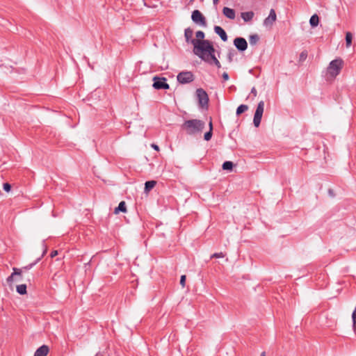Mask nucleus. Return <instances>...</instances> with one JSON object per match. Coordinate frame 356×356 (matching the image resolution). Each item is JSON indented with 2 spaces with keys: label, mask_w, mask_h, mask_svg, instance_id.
Wrapping results in <instances>:
<instances>
[{
  "label": "nucleus",
  "mask_w": 356,
  "mask_h": 356,
  "mask_svg": "<svg viewBox=\"0 0 356 356\" xmlns=\"http://www.w3.org/2000/svg\"><path fill=\"white\" fill-rule=\"evenodd\" d=\"M234 167V163L232 161H227L222 163V169L225 170H232Z\"/></svg>",
  "instance_id": "nucleus-23"
},
{
  "label": "nucleus",
  "mask_w": 356,
  "mask_h": 356,
  "mask_svg": "<svg viewBox=\"0 0 356 356\" xmlns=\"http://www.w3.org/2000/svg\"><path fill=\"white\" fill-rule=\"evenodd\" d=\"M95 356H102V355H100V354H99V353H97V354H96V355H95Z\"/></svg>",
  "instance_id": "nucleus-42"
},
{
  "label": "nucleus",
  "mask_w": 356,
  "mask_h": 356,
  "mask_svg": "<svg viewBox=\"0 0 356 356\" xmlns=\"http://www.w3.org/2000/svg\"><path fill=\"white\" fill-rule=\"evenodd\" d=\"M193 52L200 59L210 64L212 63L209 57L215 56V49L209 40H202L199 45L195 47V50H193Z\"/></svg>",
  "instance_id": "nucleus-1"
},
{
  "label": "nucleus",
  "mask_w": 356,
  "mask_h": 356,
  "mask_svg": "<svg viewBox=\"0 0 356 356\" xmlns=\"http://www.w3.org/2000/svg\"><path fill=\"white\" fill-rule=\"evenodd\" d=\"M167 79L164 77L154 76L153 78V87L156 90L169 89L170 86L166 82Z\"/></svg>",
  "instance_id": "nucleus-9"
},
{
  "label": "nucleus",
  "mask_w": 356,
  "mask_h": 356,
  "mask_svg": "<svg viewBox=\"0 0 356 356\" xmlns=\"http://www.w3.org/2000/svg\"><path fill=\"white\" fill-rule=\"evenodd\" d=\"M343 64V61L341 58H337L332 60L327 67V73L330 76L335 77L340 73Z\"/></svg>",
  "instance_id": "nucleus-3"
},
{
  "label": "nucleus",
  "mask_w": 356,
  "mask_h": 356,
  "mask_svg": "<svg viewBox=\"0 0 356 356\" xmlns=\"http://www.w3.org/2000/svg\"><path fill=\"white\" fill-rule=\"evenodd\" d=\"M307 57V52L306 51H304L300 53V60L303 61L305 60Z\"/></svg>",
  "instance_id": "nucleus-31"
},
{
  "label": "nucleus",
  "mask_w": 356,
  "mask_h": 356,
  "mask_svg": "<svg viewBox=\"0 0 356 356\" xmlns=\"http://www.w3.org/2000/svg\"><path fill=\"white\" fill-rule=\"evenodd\" d=\"M204 127L205 123L202 120L197 119L186 120L181 126L188 135L202 132Z\"/></svg>",
  "instance_id": "nucleus-2"
},
{
  "label": "nucleus",
  "mask_w": 356,
  "mask_h": 356,
  "mask_svg": "<svg viewBox=\"0 0 356 356\" xmlns=\"http://www.w3.org/2000/svg\"><path fill=\"white\" fill-rule=\"evenodd\" d=\"M251 94H252L254 95V97H256L257 95V90L254 87H253L252 89H251Z\"/></svg>",
  "instance_id": "nucleus-36"
},
{
  "label": "nucleus",
  "mask_w": 356,
  "mask_h": 356,
  "mask_svg": "<svg viewBox=\"0 0 356 356\" xmlns=\"http://www.w3.org/2000/svg\"><path fill=\"white\" fill-rule=\"evenodd\" d=\"M57 254H58V251L54 250L51 252V257L53 258V257H56Z\"/></svg>",
  "instance_id": "nucleus-37"
},
{
  "label": "nucleus",
  "mask_w": 356,
  "mask_h": 356,
  "mask_svg": "<svg viewBox=\"0 0 356 356\" xmlns=\"http://www.w3.org/2000/svg\"><path fill=\"white\" fill-rule=\"evenodd\" d=\"M42 246L44 248V251L42 252V256L40 257H38L33 263H31V264L27 265L26 266L24 267V269H26V270L31 269L37 263H38L40 261V260L41 259V257H43L44 254H45V253L47 252V247H46L44 241H42Z\"/></svg>",
  "instance_id": "nucleus-16"
},
{
  "label": "nucleus",
  "mask_w": 356,
  "mask_h": 356,
  "mask_svg": "<svg viewBox=\"0 0 356 356\" xmlns=\"http://www.w3.org/2000/svg\"><path fill=\"white\" fill-rule=\"evenodd\" d=\"M277 19V15L274 9H270L268 16L264 19L263 25L266 27H270Z\"/></svg>",
  "instance_id": "nucleus-11"
},
{
  "label": "nucleus",
  "mask_w": 356,
  "mask_h": 356,
  "mask_svg": "<svg viewBox=\"0 0 356 356\" xmlns=\"http://www.w3.org/2000/svg\"><path fill=\"white\" fill-rule=\"evenodd\" d=\"M210 59L213 61V63L218 67L220 68L221 65L219 60L216 58V56H212V57L210 58Z\"/></svg>",
  "instance_id": "nucleus-29"
},
{
  "label": "nucleus",
  "mask_w": 356,
  "mask_h": 356,
  "mask_svg": "<svg viewBox=\"0 0 356 356\" xmlns=\"http://www.w3.org/2000/svg\"><path fill=\"white\" fill-rule=\"evenodd\" d=\"M3 188L6 192H10L11 190V185L8 183H4L3 185Z\"/></svg>",
  "instance_id": "nucleus-33"
},
{
  "label": "nucleus",
  "mask_w": 356,
  "mask_h": 356,
  "mask_svg": "<svg viewBox=\"0 0 356 356\" xmlns=\"http://www.w3.org/2000/svg\"><path fill=\"white\" fill-rule=\"evenodd\" d=\"M222 76L224 81H227L229 79V74L227 72H223Z\"/></svg>",
  "instance_id": "nucleus-35"
},
{
  "label": "nucleus",
  "mask_w": 356,
  "mask_h": 356,
  "mask_svg": "<svg viewBox=\"0 0 356 356\" xmlns=\"http://www.w3.org/2000/svg\"><path fill=\"white\" fill-rule=\"evenodd\" d=\"M248 109V106L247 105H245V104H241L240 106H238V108L236 109V113L237 115H239L241 113H243L245 111H246Z\"/></svg>",
  "instance_id": "nucleus-24"
},
{
  "label": "nucleus",
  "mask_w": 356,
  "mask_h": 356,
  "mask_svg": "<svg viewBox=\"0 0 356 356\" xmlns=\"http://www.w3.org/2000/svg\"><path fill=\"white\" fill-rule=\"evenodd\" d=\"M177 79L180 83L186 84L194 80V75L189 71L181 72L177 74Z\"/></svg>",
  "instance_id": "nucleus-7"
},
{
  "label": "nucleus",
  "mask_w": 356,
  "mask_h": 356,
  "mask_svg": "<svg viewBox=\"0 0 356 356\" xmlns=\"http://www.w3.org/2000/svg\"><path fill=\"white\" fill-rule=\"evenodd\" d=\"M127 211L126 204L124 201L119 203L118 206L115 209L114 213L118 214L120 212L125 213Z\"/></svg>",
  "instance_id": "nucleus-18"
},
{
  "label": "nucleus",
  "mask_w": 356,
  "mask_h": 356,
  "mask_svg": "<svg viewBox=\"0 0 356 356\" xmlns=\"http://www.w3.org/2000/svg\"><path fill=\"white\" fill-rule=\"evenodd\" d=\"M195 36L197 40H204V38L205 37V34L202 31H197L195 33Z\"/></svg>",
  "instance_id": "nucleus-28"
},
{
  "label": "nucleus",
  "mask_w": 356,
  "mask_h": 356,
  "mask_svg": "<svg viewBox=\"0 0 356 356\" xmlns=\"http://www.w3.org/2000/svg\"><path fill=\"white\" fill-rule=\"evenodd\" d=\"M264 110V102L261 101L258 103L257 106L254 118H253V124L255 127H258L260 125L261 120L262 118L263 113Z\"/></svg>",
  "instance_id": "nucleus-5"
},
{
  "label": "nucleus",
  "mask_w": 356,
  "mask_h": 356,
  "mask_svg": "<svg viewBox=\"0 0 356 356\" xmlns=\"http://www.w3.org/2000/svg\"><path fill=\"white\" fill-rule=\"evenodd\" d=\"M259 37L258 35H257V34L252 35L250 37V43L252 45L255 44L259 41Z\"/></svg>",
  "instance_id": "nucleus-27"
},
{
  "label": "nucleus",
  "mask_w": 356,
  "mask_h": 356,
  "mask_svg": "<svg viewBox=\"0 0 356 356\" xmlns=\"http://www.w3.org/2000/svg\"><path fill=\"white\" fill-rule=\"evenodd\" d=\"M225 254L222 252L214 253L211 256V258H223Z\"/></svg>",
  "instance_id": "nucleus-32"
},
{
  "label": "nucleus",
  "mask_w": 356,
  "mask_h": 356,
  "mask_svg": "<svg viewBox=\"0 0 356 356\" xmlns=\"http://www.w3.org/2000/svg\"><path fill=\"white\" fill-rule=\"evenodd\" d=\"M214 31L217 35H218L220 36V38H221V40L223 42H226L227 40V39H228L227 35L226 32L225 31V30L221 26H215Z\"/></svg>",
  "instance_id": "nucleus-13"
},
{
  "label": "nucleus",
  "mask_w": 356,
  "mask_h": 356,
  "mask_svg": "<svg viewBox=\"0 0 356 356\" xmlns=\"http://www.w3.org/2000/svg\"><path fill=\"white\" fill-rule=\"evenodd\" d=\"M236 55V52L234 49H230L227 54V60L229 63H232L233 58Z\"/></svg>",
  "instance_id": "nucleus-26"
},
{
  "label": "nucleus",
  "mask_w": 356,
  "mask_h": 356,
  "mask_svg": "<svg viewBox=\"0 0 356 356\" xmlns=\"http://www.w3.org/2000/svg\"><path fill=\"white\" fill-rule=\"evenodd\" d=\"M185 282H186V275H181L180 278V284L182 286V287L185 286Z\"/></svg>",
  "instance_id": "nucleus-34"
},
{
  "label": "nucleus",
  "mask_w": 356,
  "mask_h": 356,
  "mask_svg": "<svg viewBox=\"0 0 356 356\" xmlns=\"http://www.w3.org/2000/svg\"><path fill=\"white\" fill-rule=\"evenodd\" d=\"M152 147L156 151H159V146L156 144H152Z\"/></svg>",
  "instance_id": "nucleus-38"
},
{
  "label": "nucleus",
  "mask_w": 356,
  "mask_h": 356,
  "mask_svg": "<svg viewBox=\"0 0 356 356\" xmlns=\"http://www.w3.org/2000/svg\"><path fill=\"white\" fill-rule=\"evenodd\" d=\"M234 45L239 51H244L248 48L246 40L241 37H237L234 40Z\"/></svg>",
  "instance_id": "nucleus-10"
},
{
  "label": "nucleus",
  "mask_w": 356,
  "mask_h": 356,
  "mask_svg": "<svg viewBox=\"0 0 356 356\" xmlns=\"http://www.w3.org/2000/svg\"><path fill=\"white\" fill-rule=\"evenodd\" d=\"M218 1H219V0H213V3L214 5H217V4H218Z\"/></svg>",
  "instance_id": "nucleus-40"
},
{
  "label": "nucleus",
  "mask_w": 356,
  "mask_h": 356,
  "mask_svg": "<svg viewBox=\"0 0 356 356\" xmlns=\"http://www.w3.org/2000/svg\"><path fill=\"white\" fill-rule=\"evenodd\" d=\"M353 35L350 32H347L346 34V47H349L352 44Z\"/></svg>",
  "instance_id": "nucleus-25"
},
{
  "label": "nucleus",
  "mask_w": 356,
  "mask_h": 356,
  "mask_svg": "<svg viewBox=\"0 0 356 356\" xmlns=\"http://www.w3.org/2000/svg\"><path fill=\"white\" fill-rule=\"evenodd\" d=\"M260 356H266V352H262Z\"/></svg>",
  "instance_id": "nucleus-41"
},
{
  "label": "nucleus",
  "mask_w": 356,
  "mask_h": 356,
  "mask_svg": "<svg viewBox=\"0 0 356 356\" xmlns=\"http://www.w3.org/2000/svg\"><path fill=\"white\" fill-rule=\"evenodd\" d=\"M193 31L190 27L184 30V37L187 43H191L193 45V50H195V47L198 46L202 40H197L193 38Z\"/></svg>",
  "instance_id": "nucleus-8"
},
{
  "label": "nucleus",
  "mask_w": 356,
  "mask_h": 356,
  "mask_svg": "<svg viewBox=\"0 0 356 356\" xmlns=\"http://www.w3.org/2000/svg\"><path fill=\"white\" fill-rule=\"evenodd\" d=\"M156 184V182L153 180L146 181L145 184V191H149L151 189H152L154 187Z\"/></svg>",
  "instance_id": "nucleus-21"
},
{
  "label": "nucleus",
  "mask_w": 356,
  "mask_h": 356,
  "mask_svg": "<svg viewBox=\"0 0 356 356\" xmlns=\"http://www.w3.org/2000/svg\"><path fill=\"white\" fill-rule=\"evenodd\" d=\"M254 13L252 11L243 12L241 13V17L245 22H248L252 19Z\"/></svg>",
  "instance_id": "nucleus-17"
},
{
  "label": "nucleus",
  "mask_w": 356,
  "mask_h": 356,
  "mask_svg": "<svg viewBox=\"0 0 356 356\" xmlns=\"http://www.w3.org/2000/svg\"><path fill=\"white\" fill-rule=\"evenodd\" d=\"M223 15L229 19H234L236 17L235 10L228 7H224L222 9Z\"/></svg>",
  "instance_id": "nucleus-14"
},
{
  "label": "nucleus",
  "mask_w": 356,
  "mask_h": 356,
  "mask_svg": "<svg viewBox=\"0 0 356 356\" xmlns=\"http://www.w3.org/2000/svg\"><path fill=\"white\" fill-rule=\"evenodd\" d=\"M212 130H213V126L212 122L210 121L209 122V131L206 132L204 136V138L205 140L209 141L211 137H212Z\"/></svg>",
  "instance_id": "nucleus-20"
},
{
  "label": "nucleus",
  "mask_w": 356,
  "mask_h": 356,
  "mask_svg": "<svg viewBox=\"0 0 356 356\" xmlns=\"http://www.w3.org/2000/svg\"><path fill=\"white\" fill-rule=\"evenodd\" d=\"M353 327L354 330H356V311H353L352 314Z\"/></svg>",
  "instance_id": "nucleus-30"
},
{
  "label": "nucleus",
  "mask_w": 356,
  "mask_h": 356,
  "mask_svg": "<svg viewBox=\"0 0 356 356\" xmlns=\"http://www.w3.org/2000/svg\"><path fill=\"white\" fill-rule=\"evenodd\" d=\"M328 193L330 195L333 196V191L332 189L328 190Z\"/></svg>",
  "instance_id": "nucleus-39"
},
{
  "label": "nucleus",
  "mask_w": 356,
  "mask_h": 356,
  "mask_svg": "<svg viewBox=\"0 0 356 356\" xmlns=\"http://www.w3.org/2000/svg\"><path fill=\"white\" fill-rule=\"evenodd\" d=\"M26 284H19L17 286V292L20 295H24L26 293Z\"/></svg>",
  "instance_id": "nucleus-22"
},
{
  "label": "nucleus",
  "mask_w": 356,
  "mask_h": 356,
  "mask_svg": "<svg viewBox=\"0 0 356 356\" xmlns=\"http://www.w3.org/2000/svg\"><path fill=\"white\" fill-rule=\"evenodd\" d=\"M13 273L7 277L6 282L8 284H11L14 281V276H18L19 277H17L15 280L17 282L22 281L21 274H22V270L17 268H13Z\"/></svg>",
  "instance_id": "nucleus-12"
},
{
  "label": "nucleus",
  "mask_w": 356,
  "mask_h": 356,
  "mask_svg": "<svg viewBox=\"0 0 356 356\" xmlns=\"http://www.w3.org/2000/svg\"><path fill=\"white\" fill-rule=\"evenodd\" d=\"M195 93L199 106L201 108H207L209 104V97L206 91L202 88H197Z\"/></svg>",
  "instance_id": "nucleus-4"
},
{
  "label": "nucleus",
  "mask_w": 356,
  "mask_h": 356,
  "mask_svg": "<svg viewBox=\"0 0 356 356\" xmlns=\"http://www.w3.org/2000/svg\"><path fill=\"white\" fill-rule=\"evenodd\" d=\"M319 22L318 16L316 14L313 15L309 19V24L311 26L315 27L317 26Z\"/></svg>",
  "instance_id": "nucleus-19"
},
{
  "label": "nucleus",
  "mask_w": 356,
  "mask_h": 356,
  "mask_svg": "<svg viewBox=\"0 0 356 356\" xmlns=\"http://www.w3.org/2000/svg\"><path fill=\"white\" fill-rule=\"evenodd\" d=\"M49 350V347L47 345H42L35 350L34 356H47Z\"/></svg>",
  "instance_id": "nucleus-15"
},
{
  "label": "nucleus",
  "mask_w": 356,
  "mask_h": 356,
  "mask_svg": "<svg viewBox=\"0 0 356 356\" xmlns=\"http://www.w3.org/2000/svg\"><path fill=\"white\" fill-rule=\"evenodd\" d=\"M191 19L195 24L203 27L207 26L206 18L199 10H195L192 12Z\"/></svg>",
  "instance_id": "nucleus-6"
}]
</instances>
